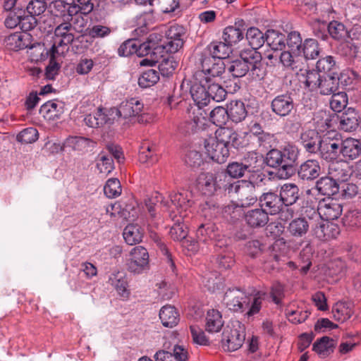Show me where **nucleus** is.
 <instances>
[{
  "label": "nucleus",
  "mask_w": 361,
  "mask_h": 361,
  "mask_svg": "<svg viewBox=\"0 0 361 361\" xmlns=\"http://www.w3.org/2000/svg\"><path fill=\"white\" fill-rule=\"evenodd\" d=\"M300 151L293 145H288L281 150L272 149L269 150L265 157V162L267 166L272 168H279L285 173L286 177L292 176L295 172Z\"/></svg>",
  "instance_id": "nucleus-1"
},
{
  "label": "nucleus",
  "mask_w": 361,
  "mask_h": 361,
  "mask_svg": "<svg viewBox=\"0 0 361 361\" xmlns=\"http://www.w3.org/2000/svg\"><path fill=\"white\" fill-rule=\"evenodd\" d=\"M263 299L264 298L260 294L250 297L238 288H232L228 289L225 293L224 302L230 310L239 312H243L247 310L251 303L247 314L252 316L259 312Z\"/></svg>",
  "instance_id": "nucleus-2"
},
{
  "label": "nucleus",
  "mask_w": 361,
  "mask_h": 361,
  "mask_svg": "<svg viewBox=\"0 0 361 361\" xmlns=\"http://www.w3.org/2000/svg\"><path fill=\"white\" fill-rule=\"evenodd\" d=\"M73 27L69 21H63L54 30V42L47 52L50 56L51 61L54 60L57 56L63 55L69 50V45L74 40Z\"/></svg>",
  "instance_id": "nucleus-3"
},
{
  "label": "nucleus",
  "mask_w": 361,
  "mask_h": 361,
  "mask_svg": "<svg viewBox=\"0 0 361 361\" xmlns=\"http://www.w3.org/2000/svg\"><path fill=\"white\" fill-rule=\"evenodd\" d=\"M245 340V326L238 320L230 322L222 333L221 345L226 351L238 350Z\"/></svg>",
  "instance_id": "nucleus-4"
},
{
  "label": "nucleus",
  "mask_w": 361,
  "mask_h": 361,
  "mask_svg": "<svg viewBox=\"0 0 361 361\" xmlns=\"http://www.w3.org/2000/svg\"><path fill=\"white\" fill-rule=\"evenodd\" d=\"M225 190L228 192L235 193L238 196V203L237 207H248L259 201L256 192L255 185L250 181L242 180L228 183L225 185Z\"/></svg>",
  "instance_id": "nucleus-5"
},
{
  "label": "nucleus",
  "mask_w": 361,
  "mask_h": 361,
  "mask_svg": "<svg viewBox=\"0 0 361 361\" xmlns=\"http://www.w3.org/2000/svg\"><path fill=\"white\" fill-rule=\"evenodd\" d=\"M200 60L202 70L195 73V78H202L206 83H209L213 79L221 78L225 73L226 65L222 60L207 54H202Z\"/></svg>",
  "instance_id": "nucleus-6"
},
{
  "label": "nucleus",
  "mask_w": 361,
  "mask_h": 361,
  "mask_svg": "<svg viewBox=\"0 0 361 361\" xmlns=\"http://www.w3.org/2000/svg\"><path fill=\"white\" fill-rule=\"evenodd\" d=\"M259 204L270 215H275L281 212L282 219H287L293 216V210L290 208H284L279 195L275 192H263L259 197Z\"/></svg>",
  "instance_id": "nucleus-7"
},
{
  "label": "nucleus",
  "mask_w": 361,
  "mask_h": 361,
  "mask_svg": "<svg viewBox=\"0 0 361 361\" xmlns=\"http://www.w3.org/2000/svg\"><path fill=\"white\" fill-rule=\"evenodd\" d=\"M126 267L128 271L134 274L147 273L149 269V256L146 248L142 246L133 247L126 260Z\"/></svg>",
  "instance_id": "nucleus-8"
},
{
  "label": "nucleus",
  "mask_w": 361,
  "mask_h": 361,
  "mask_svg": "<svg viewBox=\"0 0 361 361\" xmlns=\"http://www.w3.org/2000/svg\"><path fill=\"white\" fill-rule=\"evenodd\" d=\"M310 219H322L326 221L338 219L342 214V205L333 199L320 201L317 209H310Z\"/></svg>",
  "instance_id": "nucleus-9"
},
{
  "label": "nucleus",
  "mask_w": 361,
  "mask_h": 361,
  "mask_svg": "<svg viewBox=\"0 0 361 361\" xmlns=\"http://www.w3.org/2000/svg\"><path fill=\"white\" fill-rule=\"evenodd\" d=\"M341 139L338 134L332 136V133H328L322 136L321 147L318 152L319 157L327 161H333L341 156Z\"/></svg>",
  "instance_id": "nucleus-10"
},
{
  "label": "nucleus",
  "mask_w": 361,
  "mask_h": 361,
  "mask_svg": "<svg viewBox=\"0 0 361 361\" xmlns=\"http://www.w3.org/2000/svg\"><path fill=\"white\" fill-rule=\"evenodd\" d=\"M227 176L224 173L214 175L212 173H202L197 178V185L202 192L208 196L212 195L221 188L225 189Z\"/></svg>",
  "instance_id": "nucleus-11"
},
{
  "label": "nucleus",
  "mask_w": 361,
  "mask_h": 361,
  "mask_svg": "<svg viewBox=\"0 0 361 361\" xmlns=\"http://www.w3.org/2000/svg\"><path fill=\"white\" fill-rule=\"evenodd\" d=\"M203 145L208 157L216 163H224L230 155V151L226 147L213 136L205 138Z\"/></svg>",
  "instance_id": "nucleus-12"
},
{
  "label": "nucleus",
  "mask_w": 361,
  "mask_h": 361,
  "mask_svg": "<svg viewBox=\"0 0 361 361\" xmlns=\"http://www.w3.org/2000/svg\"><path fill=\"white\" fill-rule=\"evenodd\" d=\"M295 107L291 92H286L276 96L271 102V109L279 117L289 116Z\"/></svg>",
  "instance_id": "nucleus-13"
},
{
  "label": "nucleus",
  "mask_w": 361,
  "mask_h": 361,
  "mask_svg": "<svg viewBox=\"0 0 361 361\" xmlns=\"http://www.w3.org/2000/svg\"><path fill=\"white\" fill-rule=\"evenodd\" d=\"M185 28L180 25H172L165 31V41L167 46V52L175 53L178 51L184 44L185 37Z\"/></svg>",
  "instance_id": "nucleus-14"
},
{
  "label": "nucleus",
  "mask_w": 361,
  "mask_h": 361,
  "mask_svg": "<svg viewBox=\"0 0 361 361\" xmlns=\"http://www.w3.org/2000/svg\"><path fill=\"white\" fill-rule=\"evenodd\" d=\"M322 141V136L314 129L303 130L298 140L300 145L306 152L314 154H318Z\"/></svg>",
  "instance_id": "nucleus-15"
},
{
  "label": "nucleus",
  "mask_w": 361,
  "mask_h": 361,
  "mask_svg": "<svg viewBox=\"0 0 361 361\" xmlns=\"http://www.w3.org/2000/svg\"><path fill=\"white\" fill-rule=\"evenodd\" d=\"M143 109V104L135 98L122 102L118 107L111 109V115L115 114L118 118H128L139 115Z\"/></svg>",
  "instance_id": "nucleus-16"
},
{
  "label": "nucleus",
  "mask_w": 361,
  "mask_h": 361,
  "mask_svg": "<svg viewBox=\"0 0 361 361\" xmlns=\"http://www.w3.org/2000/svg\"><path fill=\"white\" fill-rule=\"evenodd\" d=\"M207 85L208 83H206L203 78H195V81L190 87L192 98L199 108L209 103Z\"/></svg>",
  "instance_id": "nucleus-17"
},
{
  "label": "nucleus",
  "mask_w": 361,
  "mask_h": 361,
  "mask_svg": "<svg viewBox=\"0 0 361 361\" xmlns=\"http://www.w3.org/2000/svg\"><path fill=\"white\" fill-rule=\"evenodd\" d=\"M214 137L225 145L228 151H231L232 148L237 149L241 145V137L231 128H219L216 130Z\"/></svg>",
  "instance_id": "nucleus-18"
},
{
  "label": "nucleus",
  "mask_w": 361,
  "mask_h": 361,
  "mask_svg": "<svg viewBox=\"0 0 361 361\" xmlns=\"http://www.w3.org/2000/svg\"><path fill=\"white\" fill-rule=\"evenodd\" d=\"M329 175L337 182H346L352 176H353V171L347 161H333L329 166Z\"/></svg>",
  "instance_id": "nucleus-19"
},
{
  "label": "nucleus",
  "mask_w": 361,
  "mask_h": 361,
  "mask_svg": "<svg viewBox=\"0 0 361 361\" xmlns=\"http://www.w3.org/2000/svg\"><path fill=\"white\" fill-rule=\"evenodd\" d=\"M321 166L317 159H307L301 164L298 169V177L303 180H312L318 178Z\"/></svg>",
  "instance_id": "nucleus-20"
},
{
  "label": "nucleus",
  "mask_w": 361,
  "mask_h": 361,
  "mask_svg": "<svg viewBox=\"0 0 361 361\" xmlns=\"http://www.w3.org/2000/svg\"><path fill=\"white\" fill-rule=\"evenodd\" d=\"M279 197L281 199L284 208L294 204L300 198V190L298 186L292 183L282 185L279 190Z\"/></svg>",
  "instance_id": "nucleus-21"
},
{
  "label": "nucleus",
  "mask_w": 361,
  "mask_h": 361,
  "mask_svg": "<svg viewBox=\"0 0 361 361\" xmlns=\"http://www.w3.org/2000/svg\"><path fill=\"white\" fill-rule=\"evenodd\" d=\"M341 156L345 161H351L357 158L361 154V143L358 140L347 138L341 140Z\"/></svg>",
  "instance_id": "nucleus-22"
},
{
  "label": "nucleus",
  "mask_w": 361,
  "mask_h": 361,
  "mask_svg": "<svg viewBox=\"0 0 361 361\" xmlns=\"http://www.w3.org/2000/svg\"><path fill=\"white\" fill-rule=\"evenodd\" d=\"M246 59H250L249 72L250 75L255 80H262L265 75V71L262 68V54L260 52L251 49V52L244 54Z\"/></svg>",
  "instance_id": "nucleus-23"
},
{
  "label": "nucleus",
  "mask_w": 361,
  "mask_h": 361,
  "mask_svg": "<svg viewBox=\"0 0 361 361\" xmlns=\"http://www.w3.org/2000/svg\"><path fill=\"white\" fill-rule=\"evenodd\" d=\"M251 52V49H244L240 52L239 60H235L228 66V71L234 78H241L245 76L249 72L250 59H246L244 54Z\"/></svg>",
  "instance_id": "nucleus-24"
},
{
  "label": "nucleus",
  "mask_w": 361,
  "mask_h": 361,
  "mask_svg": "<svg viewBox=\"0 0 361 361\" xmlns=\"http://www.w3.org/2000/svg\"><path fill=\"white\" fill-rule=\"evenodd\" d=\"M269 214L260 207L250 209L245 215L246 223L252 228H261L269 222Z\"/></svg>",
  "instance_id": "nucleus-25"
},
{
  "label": "nucleus",
  "mask_w": 361,
  "mask_h": 361,
  "mask_svg": "<svg viewBox=\"0 0 361 361\" xmlns=\"http://www.w3.org/2000/svg\"><path fill=\"white\" fill-rule=\"evenodd\" d=\"M52 12L56 16L61 18L63 21H69L72 16L77 14V8L72 2L58 0L53 2Z\"/></svg>",
  "instance_id": "nucleus-26"
},
{
  "label": "nucleus",
  "mask_w": 361,
  "mask_h": 361,
  "mask_svg": "<svg viewBox=\"0 0 361 361\" xmlns=\"http://www.w3.org/2000/svg\"><path fill=\"white\" fill-rule=\"evenodd\" d=\"M233 49L224 42H213L210 43L202 54H207L216 59H224L228 58L232 53Z\"/></svg>",
  "instance_id": "nucleus-27"
},
{
  "label": "nucleus",
  "mask_w": 361,
  "mask_h": 361,
  "mask_svg": "<svg viewBox=\"0 0 361 361\" xmlns=\"http://www.w3.org/2000/svg\"><path fill=\"white\" fill-rule=\"evenodd\" d=\"M156 361H186L188 353L180 345H176L173 347V353L166 350H159L154 355Z\"/></svg>",
  "instance_id": "nucleus-28"
},
{
  "label": "nucleus",
  "mask_w": 361,
  "mask_h": 361,
  "mask_svg": "<svg viewBox=\"0 0 361 361\" xmlns=\"http://www.w3.org/2000/svg\"><path fill=\"white\" fill-rule=\"evenodd\" d=\"M339 122V128L346 132L355 130L359 125L358 114L353 108H348L339 117H337Z\"/></svg>",
  "instance_id": "nucleus-29"
},
{
  "label": "nucleus",
  "mask_w": 361,
  "mask_h": 361,
  "mask_svg": "<svg viewBox=\"0 0 361 361\" xmlns=\"http://www.w3.org/2000/svg\"><path fill=\"white\" fill-rule=\"evenodd\" d=\"M314 235L320 240L335 238L339 234V229L336 224L329 222H319L313 228Z\"/></svg>",
  "instance_id": "nucleus-30"
},
{
  "label": "nucleus",
  "mask_w": 361,
  "mask_h": 361,
  "mask_svg": "<svg viewBox=\"0 0 361 361\" xmlns=\"http://www.w3.org/2000/svg\"><path fill=\"white\" fill-rule=\"evenodd\" d=\"M315 188L322 195L331 196L340 190L339 184L331 176L320 178L316 182Z\"/></svg>",
  "instance_id": "nucleus-31"
},
{
  "label": "nucleus",
  "mask_w": 361,
  "mask_h": 361,
  "mask_svg": "<svg viewBox=\"0 0 361 361\" xmlns=\"http://www.w3.org/2000/svg\"><path fill=\"white\" fill-rule=\"evenodd\" d=\"M63 103L59 101L50 100L43 104L39 109V114L48 120L59 118L63 113Z\"/></svg>",
  "instance_id": "nucleus-32"
},
{
  "label": "nucleus",
  "mask_w": 361,
  "mask_h": 361,
  "mask_svg": "<svg viewBox=\"0 0 361 361\" xmlns=\"http://www.w3.org/2000/svg\"><path fill=\"white\" fill-rule=\"evenodd\" d=\"M109 283L114 287L121 296L127 298L129 295L128 280L126 274L123 271L112 272L109 277Z\"/></svg>",
  "instance_id": "nucleus-33"
},
{
  "label": "nucleus",
  "mask_w": 361,
  "mask_h": 361,
  "mask_svg": "<svg viewBox=\"0 0 361 361\" xmlns=\"http://www.w3.org/2000/svg\"><path fill=\"white\" fill-rule=\"evenodd\" d=\"M139 161L142 164L152 165L158 161L157 147L149 142H145L140 148Z\"/></svg>",
  "instance_id": "nucleus-34"
},
{
  "label": "nucleus",
  "mask_w": 361,
  "mask_h": 361,
  "mask_svg": "<svg viewBox=\"0 0 361 361\" xmlns=\"http://www.w3.org/2000/svg\"><path fill=\"white\" fill-rule=\"evenodd\" d=\"M339 80L338 74L323 75L318 87L320 94L329 95L335 93L338 88Z\"/></svg>",
  "instance_id": "nucleus-35"
},
{
  "label": "nucleus",
  "mask_w": 361,
  "mask_h": 361,
  "mask_svg": "<svg viewBox=\"0 0 361 361\" xmlns=\"http://www.w3.org/2000/svg\"><path fill=\"white\" fill-rule=\"evenodd\" d=\"M95 142L90 138L79 136L68 137L65 141V145L73 150L82 152H87L90 148L95 147Z\"/></svg>",
  "instance_id": "nucleus-36"
},
{
  "label": "nucleus",
  "mask_w": 361,
  "mask_h": 361,
  "mask_svg": "<svg viewBox=\"0 0 361 361\" xmlns=\"http://www.w3.org/2000/svg\"><path fill=\"white\" fill-rule=\"evenodd\" d=\"M310 223L305 217H298L292 220L287 228L290 235L295 238H302L307 233Z\"/></svg>",
  "instance_id": "nucleus-37"
},
{
  "label": "nucleus",
  "mask_w": 361,
  "mask_h": 361,
  "mask_svg": "<svg viewBox=\"0 0 361 361\" xmlns=\"http://www.w3.org/2000/svg\"><path fill=\"white\" fill-rule=\"evenodd\" d=\"M30 35L16 32L7 37L6 46L12 50H20L29 47Z\"/></svg>",
  "instance_id": "nucleus-38"
},
{
  "label": "nucleus",
  "mask_w": 361,
  "mask_h": 361,
  "mask_svg": "<svg viewBox=\"0 0 361 361\" xmlns=\"http://www.w3.org/2000/svg\"><path fill=\"white\" fill-rule=\"evenodd\" d=\"M224 326L222 316L216 310H210L207 313L205 329L209 333L219 332Z\"/></svg>",
  "instance_id": "nucleus-39"
},
{
  "label": "nucleus",
  "mask_w": 361,
  "mask_h": 361,
  "mask_svg": "<svg viewBox=\"0 0 361 361\" xmlns=\"http://www.w3.org/2000/svg\"><path fill=\"white\" fill-rule=\"evenodd\" d=\"M159 318L164 326L172 328L178 323L179 314L174 307L166 305L160 310Z\"/></svg>",
  "instance_id": "nucleus-40"
},
{
  "label": "nucleus",
  "mask_w": 361,
  "mask_h": 361,
  "mask_svg": "<svg viewBox=\"0 0 361 361\" xmlns=\"http://www.w3.org/2000/svg\"><path fill=\"white\" fill-rule=\"evenodd\" d=\"M227 109L228 118L235 123L241 122L247 116L245 104L241 101H231Z\"/></svg>",
  "instance_id": "nucleus-41"
},
{
  "label": "nucleus",
  "mask_w": 361,
  "mask_h": 361,
  "mask_svg": "<svg viewBox=\"0 0 361 361\" xmlns=\"http://www.w3.org/2000/svg\"><path fill=\"white\" fill-rule=\"evenodd\" d=\"M286 37L283 34L274 30H268L266 32L267 45L273 50H283L286 47Z\"/></svg>",
  "instance_id": "nucleus-42"
},
{
  "label": "nucleus",
  "mask_w": 361,
  "mask_h": 361,
  "mask_svg": "<svg viewBox=\"0 0 361 361\" xmlns=\"http://www.w3.org/2000/svg\"><path fill=\"white\" fill-rule=\"evenodd\" d=\"M246 39L251 47L250 49L257 51L265 42L266 33L264 34L257 27H252L247 30Z\"/></svg>",
  "instance_id": "nucleus-43"
},
{
  "label": "nucleus",
  "mask_w": 361,
  "mask_h": 361,
  "mask_svg": "<svg viewBox=\"0 0 361 361\" xmlns=\"http://www.w3.org/2000/svg\"><path fill=\"white\" fill-rule=\"evenodd\" d=\"M335 345L334 339L324 336L313 344L312 350L321 357H325L333 353Z\"/></svg>",
  "instance_id": "nucleus-44"
},
{
  "label": "nucleus",
  "mask_w": 361,
  "mask_h": 361,
  "mask_svg": "<svg viewBox=\"0 0 361 361\" xmlns=\"http://www.w3.org/2000/svg\"><path fill=\"white\" fill-rule=\"evenodd\" d=\"M180 215L177 216L176 214L172 217L173 220L175 221L174 224L171 226L170 229V235L171 237L176 241L182 242L184 239H185L188 236V231L186 230V227L185 224L180 221L183 220V216L181 215V212H178Z\"/></svg>",
  "instance_id": "nucleus-45"
},
{
  "label": "nucleus",
  "mask_w": 361,
  "mask_h": 361,
  "mask_svg": "<svg viewBox=\"0 0 361 361\" xmlns=\"http://www.w3.org/2000/svg\"><path fill=\"white\" fill-rule=\"evenodd\" d=\"M123 235L125 241L133 245L142 241L143 233L137 224H129L124 228Z\"/></svg>",
  "instance_id": "nucleus-46"
},
{
  "label": "nucleus",
  "mask_w": 361,
  "mask_h": 361,
  "mask_svg": "<svg viewBox=\"0 0 361 361\" xmlns=\"http://www.w3.org/2000/svg\"><path fill=\"white\" fill-rule=\"evenodd\" d=\"M316 68L318 72L324 73L325 75L338 74V67L331 56H326L320 59L317 62Z\"/></svg>",
  "instance_id": "nucleus-47"
},
{
  "label": "nucleus",
  "mask_w": 361,
  "mask_h": 361,
  "mask_svg": "<svg viewBox=\"0 0 361 361\" xmlns=\"http://www.w3.org/2000/svg\"><path fill=\"white\" fill-rule=\"evenodd\" d=\"M255 166H252L251 164H243L240 162H232L227 166L226 173L229 176L238 178L245 176V172H253Z\"/></svg>",
  "instance_id": "nucleus-48"
},
{
  "label": "nucleus",
  "mask_w": 361,
  "mask_h": 361,
  "mask_svg": "<svg viewBox=\"0 0 361 361\" xmlns=\"http://www.w3.org/2000/svg\"><path fill=\"white\" fill-rule=\"evenodd\" d=\"M147 42L153 49V54H161L164 50L167 52L165 36L158 32H152L147 37Z\"/></svg>",
  "instance_id": "nucleus-49"
},
{
  "label": "nucleus",
  "mask_w": 361,
  "mask_h": 361,
  "mask_svg": "<svg viewBox=\"0 0 361 361\" xmlns=\"http://www.w3.org/2000/svg\"><path fill=\"white\" fill-rule=\"evenodd\" d=\"M352 314V310L344 302H336L332 307L333 317L335 320L340 322H344L350 319Z\"/></svg>",
  "instance_id": "nucleus-50"
},
{
  "label": "nucleus",
  "mask_w": 361,
  "mask_h": 361,
  "mask_svg": "<svg viewBox=\"0 0 361 361\" xmlns=\"http://www.w3.org/2000/svg\"><path fill=\"white\" fill-rule=\"evenodd\" d=\"M329 35L336 40L346 41L348 39V30L345 25L338 21H331L328 25Z\"/></svg>",
  "instance_id": "nucleus-51"
},
{
  "label": "nucleus",
  "mask_w": 361,
  "mask_h": 361,
  "mask_svg": "<svg viewBox=\"0 0 361 361\" xmlns=\"http://www.w3.org/2000/svg\"><path fill=\"white\" fill-rule=\"evenodd\" d=\"M224 40L232 47L243 38L242 30L234 26L226 27L223 32Z\"/></svg>",
  "instance_id": "nucleus-52"
},
{
  "label": "nucleus",
  "mask_w": 361,
  "mask_h": 361,
  "mask_svg": "<svg viewBox=\"0 0 361 361\" xmlns=\"http://www.w3.org/2000/svg\"><path fill=\"white\" fill-rule=\"evenodd\" d=\"M159 80V72L154 69H149L140 76L138 84L142 88H147L155 85Z\"/></svg>",
  "instance_id": "nucleus-53"
},
{
  "label": "nucleus",
  "mask_w": 361,
  "mask_h": 361,
  "mask_svg": "<svg viewBox=\"0 0 361 361\" xmlns=\"http://www.w3.org/2000/svg\"><path fill=\"white\" fill-rule=\"evenodd\" d=\"M210 121L217 126H221L226 123L228 118V109L223 106H216L209 114Z\"/></svg>",
  "instance_id": "nucleus-54"
},
{
  "label": "nucleus",
  "mask_w": 361,
  "mask_h": 361,
  "mask_svg": "<svg viewBox=\"0 0 361 361\" xmlns=\"http://www.w3.org/2000/svg\"><path fill=\"white\" fill-rule=\"evenodd\" d=\"M286 40L288 47L293 54H300L302 53V42L299 32L295 31L290 32Z\"/></svg>",
  "instance_id": "nucleus-55"
},
{
  "label": "nucleus",
  "mask_w": 361,
  "mask_h": 361,
  "mask_svg": "<svg viewBox=\"0 0 361 361\" xmlns=\"http://www.w3.org/2000/svg\"><path fill=\"white\" fill-rule=\"evenodd\" d=\"M330 107L335 112H341L348 104V97L345 92H339L332 94Z\"/></svg>",
  "instance_id": "nucleus-56"
},
{
  "label": "nucleus",
  "mask_w": 361,
  "mask_h": 361,
  "mask_svg": "<svg viewBox=\"0 0 361 361\" xmlns=\"http://www.w3.org/2000/svg\"><path fill=\"white\" fill-rule=\"evenodd\" d=\"M301 51L306 59H314L319 54L318 42L314 39H307Z\"/></svg>",
  "instance_id": "nucleus-57"
},
{
  "label": "nucleus",
  "mask_w": 361,
  "mask_h": 361,
  "mask_svg": "<svg viewBox=\"0 0 361 361\" xmlns=\"http://www.w3.org/2000/svg\"><path fill=\"white\" fill-rule=\"evenodd\" d=\"M209 100L211 99L216 102H221L226 99V90L216 82H211L207 85Z\"/></svg>",
  "instance_id": "nucleus-58"
},
{
  "label": "nucleus",
  "mask_w": 361,
  "mask_h": 361,
  "mask_svg": "<svg viewBox=\"0 0 361 361\" xmlns=\"http://www.w3.org/2000/svg\"><path fill=\"white\" fill-rule=\"evenodd\" d=\"M38 131L35 128H27L21 130L16 136V140L22 144H30L38 139Z\"/></svg>",
  "instance_id": "nucleus-59"
},
{
  "label": "nucleus",
  "mask_w": 361,
  "mask_h": 361,
  "mask_svg": "<svg viewBox=\"0 0 361 361\" xmlns=\"http://www.w3.org/2000/svg\"><path fill=\"white\" fill-rule=\"evenodd\" d=\"M104 192L109 198H115L120 195L121 193L120 181L117 178L109 179L104 187Z\"/></svg>",
  "instance_id": "nucleus-60"
},
{
  "label": "nucleus",
  "mask_w": 361,
  "mask_h": 361,
  "mask_svg": "<svg viewBox=\"0 0 361 361\" xmlns=\"http://www.w3.org/2000/svg\"><path fill=\"white\" fill-rule=\"evenodd\" d=\"M178 66V62L173 57L164 59L159 64V73L164 77H169L173 74Z\"/></svg>",
  "instance_id": "nucleus-61"
},
{
  "label": "nucleus",
  "mask_w": 361,
  "mask_h": 361,
  "mask_svg": "<svg viewBox=\"0 0 361 361\" xmlns=\"http://www.w3.org/2000/svg\"><path fill=\"white\" fill-rule=\"evenodd\" d=\"M13 9L5 20L4 24L6 27L13 29L17 26L20 27L21 14L23 13V9L19 6H14L10 11Z\"/></svg>",
  "instance_id": "nucleus-62"
},
{
  "label": "nucleus",
  "mask_w": 361,
  "mask_h": 361,
  "mask_svg": "<svg viewBox=\"0 0 361 361\" xmlns=\"http://www.w3.org/2000/svg\"><path fill=\"white\" fill-rule=\"evenodd\" d=\"M97 167L100 173H109L114 169V161L111 156L101 153L97 163Z\"/></svg>",
  "instance_id": "nucleus-63"
},
{
  "label": "nucleus",
  "mask_w": 361,
  "mask_h": 361,
  "mask_svg": "<svg viewBox=\"0 0 361 361\" xmlns=\"http://www.w3.org/2000/svg\"><path fill=\"white\" fill-rule=\"evenodd\" d=\"M234 255L231 250H224L218 254L216 262L219 267L222 269H228L234 264Z\"/></svg>",
  "instance_id": "nucleus-64"
}]
</instances>
